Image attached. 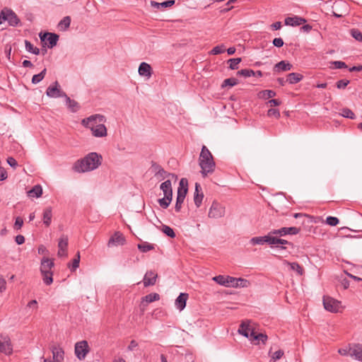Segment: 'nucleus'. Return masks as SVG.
<instances>
[{
  "label": "nucleus",
  "instance_id": "1",
  "mask_svg": "<svg viewBox=\"0 0 362 362\" xmlns=\"http://www.w3.org/2000/svg\"><path fill=\"white\" fill-rule=\"evenodd\" d=\"M102 162V156L95 152L87 154L84 158L76 160L72 169L74 172L81 173L98 168Z\"/></svg>",
  "mask_w": 362,
  "mask_h": 362
},
{
  "label": "nucleus",
  "instance_id": "2",
  "mask_svg": "<svg viewBox=\"0 0 362 362\" xmlns=\"http://www.w3.org/2000/svg\"><path fill=\"white\" fill-rule=\"evenodd\" d=\"M199 164L202 169L201 173L204 177L208 174L214 173L216 163L214 160L213 156L206 146H203L199 158Z\"/></svg>",
  "mask_w": 362,
  "mask_h": 362
},
{
  "label": "nucleus",
  "instance_id": "3",
  "mask_svg": "<svg viewBox=\"0 0 362 362\" xmlns=\"http://www.w3.org/2000/svg\"><path fill=\"white\" fill-rule=\"evenodd\" d=\"M217 284L226 287L247 288L250 285L248 280L230 276L218 275L212 279Z\"/></svg>",
  "mask_w": 362,
  "mask_h": 362
},
{
  "label": "nucleus",
  "instance_id": "4",
  "mask_svg": "<svg viewBox=\"0 0 362 362\" xmlns=\"http://www.w3.org/2000/svg\"><path fill=\"white\" fill-rule=\"evenodd\" d=\"M5 21H7L9 25L16 27L19 24L20 19L13 11L5 8L0 12V25Z\"/></svg>",
  "mask_w": 362,
  "mask_h": 362
},
{
  "label": "nucleus",
  "instance_id": "5",
  "mask_svg": "<svg viewBox=\"0 0 362 362\" xmlns=\"http://www.w3.org/2000/svg\"><path fill=\"white\" fill-rule=\"evenodd\" d=\"M106 118L104 115L100 114H95L90 115L88 117L83 119L81 121V124L86 128L90 129V130L93 128H95V126L98 125L99 122H105Z\"/></svg>",
  "mask_w": 362,
  "mask_h": 362
},
{
  "label": "nucleus",
  "instance_id": "6",
  "mask_svg": "<svg viewBox=\"0 0 362 362\" xmlns=\"http://www.w3.org/2000/svg\"><path fill=\"white\" fill-rule=\"evenodd\" d=\"M323 305L326 310L331 313H339L341 312V302L330 297H323Z\"/></svg>",
  "mask_w": 362,
  "mask_h": 362
},
{
  "label": "nucleus",
  "instance_id": "7",
  "mask_svg": "<svg viewBox=\"0 0 362 362\" xmlns=\"http://www.w3.org/2000/svg\"><path fill=\"white\" fill-rule=\"evenodd\" d=\"M89 351L90 348L87 341L82 340L76 343L74 352L79 360H83Z\"/></svg>",
  "mask_w": 362,
  "mask_h": 362
},
{
  "label": "nucleus",
  "instance_id": "8",
  "mask_svg": "<svg viewBox=\"0 0 362 362\" xmlns=\"http://www.w3.org/2000/svg\"><path fill=\"white\" fill-rule=\"evenodd\" d=\"M225 207L220 203L214 201L209 209L208 216L211 218H219L225 215Z\"/></svg>",
  "mask_w": 362,
  "mask_h": 362
},
{
  "label": "nucleus",
  "instance_id": "9",
  "mask_svg": "<svg viewBox=\"0 0 362 362\" xmlns=\"http://www.w3.org/2000/svg\"><path fill=\"white\" fill-rule=\"evenodd\" d=\"M46 95L49 98L66 97V93L61 90L59 83L55 81L53 85L49 86L46 90Z\"/></svg>",
  "mask_w": 362,
  "mask_h": 362
},
{
  "label": "nucleus",
  "instance_id": "10",
  "mask_svg": "<svg viewBox=\"0 0 362 362\" xmlns=\"http://www.w3.org/2000/svg\"><path fill=\"white\" fill-rule=\"evenodd\" d=\"M52 353L53 360L44 359V362H62L64 361V351L60 346L52 345L50 347Z\"/></svg>",
  "mask_w": 362,
  "mask_h": 362
},
{
  "label": "nucleus",
  "instance_id": "11",
  "mask_svg": "<svg viewBox=\"0 0 362 362\" xmlns=\"http://www.w3.org/2000/svg\"><path fill=\"white\" fill-rule=\"evenodd\" d=\"M300 231V228L297 227H283L279 229H274L271 230V233L284 237L287 235H297Z\"/></svg>",
  "mask_w": 362,
  "mask_h": 362
},
{
  "label": "nucleus",
  "instance_id": "12",
  "mask_svg": "<svg viewBox=\"0 0 362 362\" xmlns=\"http://www.w3.org/2000/svg\"><path fill=\"white\" fill-rule=\"evenodd\" d=\"M250 320L243 321L240 324L238 332L250 340V332H255V328Z\"/></svg>",
  "mask_w": 362,
  "mask_h": 362
},
{
  "label": "nucleus",
  "instance_id": "13",
  "mask_svg": "<svg viewBox=\"0 0 362 362\" xmlns=\"http://www.w3.org/2000/svg\"><path fill=\"white\" fill-rule=\"evenodd\" d=\"M40 37L42 42H45V40L48 42L49 48L56 46L59 40V35L52 33H45L43 35L40 33Z\"/></svg>",
  "mask_w": 362,
  "mask_h": 362
},
{
  "label": "nucleus",
  "instance_id": "14",
  "mask_svg": "<svg viewBox=\"0 0 362 362\" xmlns=\"http://www.w3.org/2000/svg\"><path fill=\"white\" fill-rule=\"evenodd\" d=\"M126 240L122 233L120 232H115L114 235L110 238L107 246L112 245H123L125 244Z\"/></svg>",
  "mask_w": 362,
  "mask_h": 362
},
{
  "label": "nucleus",
  "instance_id": "15",
  "mask_svg": "<svg viewBox=\"0 0 362 362\" xmlns=\"http://www.w3.org/2000/svg\"><path fill=\"white\" fill-rule=\"evenodd\" d=\"M272 235L270 231L267 235L254 237L251 238L250 243L252 245H264L267 243L272 245Z\"/></svg>",
  "mask_w": 362,
  "mask_h": 362
},
{
  "label": "nucleus",
  "instance_id": "16",
  "mask_svg": "<svg viewBox=\"0 0 362 362\" xmlns=\"http://www.w3.org/2000/svg\"><path fill=\"white\" fill-rule=\"evenodd\" d=\"M68 246V238L66 235H62L58 243V256L66 257L67 255L66 250Z\"/></svg>",
  "mask_w": 362,
  "mask_h": 362
},
{
  "label": "nucleus",
  "instance_id": "17",
  "mask_svg": "<svg viewBox=\"0 0 362 362\" xmlns=\"http://www.w3.org/2000/svg\"><path fill=\"white\" fill-rule=\"evenodd\" d=\"M104 123L105 122H99L98 125L90 130L93 136L95 137H104L107 136V128Z\"/></svg>",
  "mask_w": 362,
  "mask_h": 362
},
{
  "label": "nucleus",
  "instance_id": "18",
  "mask_svg": "<svg viewBox=\"0 0 362 362\" xmlns=\"http://www.w3.org/2000/svg\"><path fill=\"white\" fill-rule=\"evenodd\" d=\"M158 277L157 274L153 271H148L144 275L143 282L145 287L153 286L156 284V279Z\"/></svg>",
  "mask_w": 362,
  "mask_h": 362
},
{
  "label": "nucleus",
  "instance_id": "19",
  "mask_svg": "<svg viewBox=\"0 0 362 362\" xmlns=\"http://www.w3.org/2000/svg\"><path fill=\"white\" fill-rule=\"evenodd\" d=\"M54 264L52 259L48 257H43L40 262V272H52V269L54 267Z\"/></svg>",
  "mask_w": 362,
  "mask_h": 362
},
{
  "label": "nucleus",
  "instance_id": "20",
  "mask_svg": "<svg viewBox=\"0 0 362 362\" xmlns=\"http://www.w3.org/2000/svg\"><path fill=\"white\" fill-rule=\"evenodd\" d=\"M306 22V20L302 17L295 16L293 17H287L284 23L286 25L298 26Z\"/></svg>",
  "mask_w": 362,
  "mask_h": 362
},
{
  "label": "nucleus",
  "instance_id": "21",
  "mask_svg": "<svg viewBox=\"0 0 362 362\" xmlns=\"http://www.w3.org/2000/svg\"><path fill=\"white\" fill-rule=\"evenodd\" d=\"M188 296V294L186 293H180L178 297L176 298L175 304L176 308L180 311H182L185 309Z\"/></svg>",
  "mask_w": 362,
  "mask_h": 362
},
{
  "label": "nucleus",
  "instance_id": "22",
  "mask_svg": "<svg viewBox=\"0 0 362 362\" xmlns=\"http://www.w3.org/2000/svg\"><path fill=\"white\" fill-rule=\"evenodd\" d=\"M277 244H280L281 246L276 245V247L281 250L286 249V247H284V245H288L292 247H293V244L292 243L281 238V237H279V235H272V245H275Z\"/></svg>",
  "mask_w": 362,
  "mask_h": 362
},
{
  "label": "nucleus",
  "instance_id": "23",
  "mask_svg": "<svg viewBox=\"0 0 362 362\" xmlns=\"http://www.w3.org/2000/svg\"><path fill=\"white\" fill-rule=\"evenodd\" d=\"M267 335L263 333H257L255 331L250 332V341L255 344H259V341L263 344L267 340Z\"/></svg>",
  "mask_w": 362,
  "mask_h": 362
},
{
  "label": "nucleus",
  "instance_id": "24",
  "mask_svg": "<svg viewBox=\"0 0 362 362\" xmlns=\"http://www.w3.org/2000/svg\"><path fill=\"white\" fill-rule=\"evenodd\" d=\"M293 68V65L286 61H281L279 63L276 64L274 66V72H280V71H290Z\"/></svg>",
  "mask_w": 362,
  "mask_h": 362
},
{
  "label": "nucleus",
  "instance_id": "25",
  "mask_svg": "<svg viewBox=\"0 0 362 362\" xmlns=\"http://www.w3.org/2000/svg\"><path fill=\"white\" fill-rule=\"evenodd\" d=\"M0 352L6 355L12 354L13 347L9 339H5L3 341H0Z\"/></svg>",
  "mask_w": 362,
  "mask_h": 362
},
{
  "label": "nucleus",
  "instance_id": "26",
  "mask_svg": "<svg viewBox=\"0 0 362 362\" xmlns=\"http://www.w3.org/2000/svg\"><path fill=\"white\" fill-rule=\"evenodd\" d=\"M200 191H201L200 185L199 183H196L195 184V192H194V202L197 208L201 206L203 198H204V194Z\"/></svg>",
  "mask_w": 362,
  "mask_h": 362
},
{
  "label": "nucleus",
  "instance_id": "27",
  "mask_svg": "<svg viewBox=\"0 0 362 362\" xmlns=\"http://www.w3.org/2000/svg\"><path fill=\"white\" fill-rule=\"evenodd\" d=\"M151 66L146 62H141L139 66L138 70L140 76H147L148 78H150L151 76Z\"/></svg>",
  "mask_w": 362,
  "mask_h": 362
},
{
  "label": "nucleus",
  "instance_id": "28",
  "mask_svg": "<svg viewBox=\"0 0 362 362\" xmlns=\"http://www.w3.org/2000/svg\"><path fill=\"white\" fill-rule=\"evenodd\" d=\"M351 356L362 361V344H354L351 346Z\"/></svg>",
  "mask_w": 362,
  "mask_h": 362
},
{
  "label": "nucleus",
  "instance_id": "29",
  "mask_svg": "<svg viewBox=\"0 0 362 362\" xmlns=\"http://www.w3.org/2000/svg\"><path fill=\"white\" fill-rule=\"evenodd\" d=\"M160 188L163 191L165 197L169 196L173 197L172 184L170 180L163 182L160 185Z\"/></svg>",
  "mask_w": 362,
  "mask_h": 362
},
{
  "label": "nucleus",
  "instance_id": "30",
  "mask_svg": "<svg viewBox=\"0 0 362 362\" xmlns=\"http://www.w3.org/2000/svg\"><path fill=\"white\" fill-rule=\"evenodd\" d=\"M52 207L49 206L44 209L42 214L43 223L47 226H49L52 222Z\"/></svg>",
  "mask_w": 362,
  "mask_h": 362
},
{
  "label": "nucleus",
  "instance_id": "31",
  "mask_svg": "<svg viewBox=\"0 0 362 362\" xmlns=\"http://www.w3.org/2000/svg\"><path fill=\"white\" fill-rule=\"evenodd\" d=\"M66 100V105L72 112H76L80 109V105L74 100H71L67 95L64 97Z\"/></svg>",
  "mask_w": 362,
  "mask_h": 362
},
{
  "label": "nucleus",
  "instance_id": "32",
  "mask_svg": "<svg viewBox=\"0 0 362 362\" xmlns=\"http://www.w3.org/2000/svg\"><path fill=\"white\" fill-rule=\"evenodd\" d=\"M284 264L289 266L291 270L296 272L300 276L304 274L303 268L298 262H289L287 260H284Z\"/></svg>",
  "mask_w": 362,
  "mask_h": 362
},
{
  "label": "nucleus",
  "instance_id": "33",
  "mask_svg": "<svg viewBox=\"0 0 362 362\" xmlns=\"http://www.w3.org/2000/svg\"><path fill=\"white\" fill-rule=\"evenodd\" d=\"M175 3V0H167L162 3H158L155 1H151V6L158 9L163 8H168L173 6Z\"/></svg>",
  "mask_w": 362,
  "mask_h": 362
},
{
  "label": "nucleus",
  "instance_id": "34",
  "mask_svg": "<svg viewBox=\"0 0 362 362\" xmlns=\"http://www.w3.org/2000/svg\"><path fill=\"white\" fill-rule=\"evenodd\" d=\"M303 78V76L298 73H290L287 75V81L289 84H296Z\"/></svg>",
  "mask_w": 362,
  "mask_h": 362
},
{
  "label": "nucleus",
  "instance_id": "35",
  "mask_svg": "<svg viewBox=\"0 0 362 362\" xmlns=\"http://www.w3.org/2000/svg\"><path fill=\"white\" fill-rule=\"evenodd\" d=\"M42 194V188L40 185H35L28 192V194L30 197L38 198L41 197Z\"/></svg>",
  "mask_w": 362,
  "mask_h": 362
},
{
  "label": "nucleus",
  "instance_id": "36",
  "mask_svg": "<svg viewBox=\"0 0 362 362\" xmlns=\"http://www.w3.org/2000/svg\"><path fill=\"white\" fill-rule=\"evenodd\" d=\"M160 299L159 294L156 293H149L142 298V303L146 302V303H152Z\"/></svg>",
  "mask_w": 362,
  "mask_h": 362
},
{
  "label": "nucleus",
  "instance_id": "37",
  "mask_svg": "<svg viewBox=\"0 0 362 362\" xmlns=\"http://www.w3.org/2000/svg\"><path fill=\"white\" fill-rule=\"evenodd\" d=\"M41 273V275H42V281L43 282L49 286L50 284H52L53 282V272H40Z\"/></svg>",
  "mask_w": 362,
  "mask_h": 362
},
{
  "label": "nucleus",
  "instance_id": "38",
  "mask_svg": "<svg viewBox=\"0 0 362 362\" xmlns=\"http://www.w3.org/2000/svg\"><path fill=\"white\" fill-rule=\"evenodd\" d=\"M25 49L30 53L38 55L40 52V50L39 48L34 47L33 45L30 41H28L27 40H25Z\"/></svg>",
  "mask_w": 362,
  "mask_h": 362
},
{
  "label": "nucleus",
  "instance_id": "39",
  "mask_svg": "<svg viewBox=\"0 0 362 362\" xmlns=\"http://www.w3.org/2000/svg\"><path fill=\"white\" fill-rule=\"evenodd\" d=\"M70 16H65L62 18V20L60 21V22L58 24V26L62 30H66L70 26Z\"/></svg>",
  "mask_w": 362,
  "mask_h": 362
},
{
  "label": "nucleus",
  "instance_id": "40",
  "mask_svg": "<svg viewBox=\"0 0 362 362\" xmlns=\"http://www.w3.org/2000/svg\"><path fill=\"white\" fill-rule=\"evenodd\" d=\"M138 249L142 252H147L154 249V245L144 242L137 245Z\"/></svg>",
  "mask_w": 362,
  "mask_h": 362
},
{
  "label": "nucleus",
  "instance_id": "41",
  "mask_svg": "<svg viewBox=\"0 0 362 362\" xmlns=\"http://www.w3.org/2000/svg\"><path fill=\"white\" fill-rule=\"evenodd\" d=\"M47 72V69H44L40 73L38 74H35L32 78V83L34 84H37L40 83L45 76Z\"/></svg>",
  "mask_w": 362,
  "mask_h": 362
},
{
  "label": "nucleus",
  "instance_id": "42",
  "mask_svg": "<svg viewBox=\"0 0 362 362\" xmlns=\"http://www.w3.org/2000/svg\"><path fill=\"white\" fill-rule=\"evenodd\" d=\"M161 230L163 233L170 238H173L175 237V233L174 232L173 229L168 226L162 225Z\"/></svg>",
  "mask_w": 362,
  "mask_h": 362
},
{
  "label": "nucleus",
  "instance_id": "43",
  "mask_svg": "<svg viewBox=\"0 0 362 362\" xmlns=\"http://www.w3.org/2000/svg\"><path fill=\"white\" fill-rule=\"evenodd\" d=\"M238 83V80L235 78H226L225 79L223 83H222V85H221V87L222 88H224L226 86H230V87H233L235 85H237Z\"/></svg>",
  "mask_w": 362,
  "mask_h": 362
},
{
  "label": "nucleus",
  "instance_id": "44",
  "mask_svg": "<svg viewBox=\"0 0 362 362\" xmlns=\"http://www.w3.org/2000/svg\"><path fill=\"white\" fill-rule=\"evenodd\" d=\"M172 199H173V197H170L169 196H167V197L164 196L163 198L158 199V203L162 208L167 209L169 206V205L172 201Z\"/></svg>",
  "mask_w": 362,
  "mask_h": 362
},
{
  "label": "nucleus",
  "instance_id": "45",
  "mask_svg": "<svg viewBox=\"0 0 362 362\" xmlns=\"http://www.w3.org/2000/svg\"><path fill=\"white\" fill-rule=\"evenodd\" d=\"M260 97L264 99L272 98L276 96V93L272 90H264L259 93Z\"/></svg>",
  "mask_w": 362,
  "mask_h": 362
},
{
  "label": "nucleus",
  "instance_id": "46",
  "mask_svg": "<svg viewBox=\"0 0 362 362\" xmlns=\"http://www.w3.org/2000/svg\"><path fill=\"white\" fill-rule=\"evenodd\" d=\"M241 62V58H233L228 61L229 64V68L232 70L238 69V64Z\"/></svg>",
  "mask_w": 362,
  "mask_h": 362
},
{
  "label": "nucleus",
  "instance_id": "47",
  "mask_svg": "<svg viewBox=\"0 0 362 362\" xmlns=\"http://www.w3.org/2000/svg\"><path fill=\"white\" fill-rule=\"evenodd\" d=\"M238 75L244 76L245 78L250 77V76H255V73L252 69H241L238 71Z\"/></svg>",
  "mask_w": 362,
  "mask_h": 362
},
{
  "label": "nucleus",
  "instance_id": "48",
  "mask_svg": "<svg viewBox=\"0 0 362 362\" xmlns=\"http://www.w3.org/2000/svg\"><path fill=\"white\" fill-rule=\"evenodd\" d=\"M341 115L344 117L351 119H355V117H356L354 112L347 107L343 108L341 110Z\"/></svg>",
  "mask_w": 362,
  "mask_h": 362
},
{
  "label": "nucleus",
  "instance_id": "49",
  "mask_svg": "<svg viewBox=\"0 0 362 362\" xmlns=\"http://www.w3.org/2000/svg\"><path fill=\"white\" fill-rule=\"evenodd\" d=\"M351 35L357 41L362 42V33L356 28L350 30Z\"/></svg>",
  "mask_w": 362,
  "mask_h": 362
},
{
  "label": "nucleus",
  "instance_id": "50",
  "mask_svg": "<svg viewBox=\"0 0 362 362\" xmlns=\"http://www.w3.org/2000/svg\"><path fill=\"white\" fill-rule=\"evenodd\" d=\"M224 51H225L224 45H217V46L214 47L210 51V54H214V55H216V54H219L223 53Z\"/></svg>",
  "mask_w": 362,
  "mask_h": 362
},
{
  "label": "nucleus",
  "instance_id": "51",
  "mask_svg": "<svg viewBox=\"0 0 362 362\" xmlns=\"http://www.w3.org/2000/svg\"><path fill=\"white\" fill-rule=\"evenodd\" d=\"M339 222V218L334 216H327L326 218V223L331 226H336Z\"/></svg>",
  "mask_w": 362,
  "mask_h": 362
},
{
  "label": "nucleus",
  "instance_id": "52",
  "mask_svg": "<svg viewBox=\"0 0 362 362\" xmlns=\"http://www.w3.org/2000/svg\"><path fill=\"white\" fill-rule=\"evenodd\" d=\"M79 262H80V253H79V252H78L76 255V257L72 261L71 269L73 271L76 270L79 267Z\"/></svg>",
  "mask_w": 362,
  "mask_h": 362
},
{
  "label": "nucleus",
  "instance_id": "53",
  "mask_svg": "<svg viewBox=\"0 0 362 362\" xmlns=\"http://www.w3.org/2000/svg\"><path fill=\"white\" fill-rule=\"evenodd\" d=\"M350 83L349 80L347 79H341L339 80L336 83V86L339 89H344Z\"/></svg>",
  "mask_w": 362,
  "mask_h": 362
},
{
  "label": "nucleus",
  "instance_id": "54",
  "mask_svg": "<svg viewBox=\"0 0 362 362\" xmlns=\"http://www.w3.org/2000/svg\"><path fill=\"white\" fill-rule=\"evenodd\" d=\"M156 176L160 177L161 179H164L165 176L177 178V175H175L173 173H167L163 168H162L160 173H158V174Z\"/></svg>",
  "mask_w": 362,
  "mask_h": 362
},
{
  "label": "nucleus",
  "instance_id": "55",
  "mask_svg": "<svg viewBox=\"0 0 362 362\" xmlns=\"http://www.w3.org/2000/svg\"><path fill=\"white\" fill-rule=\"evenodd\" d=\"M268 117H274L278 119L280 117V112L278 109L271 108L267 111Z\"/></svg>",
  "mask_w": 362,
  "mask_h": 362
},
{
  "label": "nucleus",
  "instance_id": "56",
  "mask_svg": "<svg viewBox=\"0 0 362 362\" xmlns=\"http://www.w3.org/2000/svg\"><path fill=\"white\" fill-rule=\"evenodd\" d=\"M162 168H163L159 164L154 161H151V169L155 173V175H156L158 173H160Z\"/></svg>",
  "mask_w": 362,
  "mask_h": 362
},
{
  "label": "nucleus",
  "instance_id": "57",
  "mask_svg": "<svg viewBox=\"0 0 362 362\" xmlns=\"http://www.w3.org/2000/svg\"><path fill=\"white\" fill-rule=\"evenodd\" d=\"M184 200H185L184 198H180V197H177L176 198V203H175V210L177 212H180V211L181 208H182V204L184 202Z\"/></svg>",
  "mask_w": 362,
  "mask_h": 362
},
{
  "label": "nucleus",
  "instance_id": "58",
  "mask_svg": "<svg viewBox=\"0 0 362 362\" xmlns=\"http://www.w3.org/2000/svg\"><path fill=\"white\" fill-rule=\"evenodd\" d=\"M332 64L334 66V69H346L347 68V65L345 62L342 61H334L332 62Z\"/></svg>",
  "mask_w": 362,
  "mask_h": 362
},
{
  "label": "nucleus",
  "instance_id": "59",
  "mask_svg": "<svg viewBox=\"0 0 362 362\" xmlns=\"http://www.w3.org/2000/svg\"><path fill=\"white\" fill-rule=\"evenodd\" d=\"M283 355H284V351L282 350L279 349L273 353V354L272 355V358L274 360V361H276L280 359Z\"/></svg>",
  "mask_w": 362,
  "mask_h": 362
},
{
  "label": "nucleus",
  "instance_id": "60",
  "mask_svg": "<svg viewBox=\"0 0 362 362\" xmlns=\"http://www.w3.org/2000/svg\"><path fill=\"white\" fill-rule=\"evenodd\" d=\"M23 224V220L21 217L18 216L16 218L14 223V228L17 230H20Z\"/></svg>",
  "mask_w": 362,
  "mask_h": 362
},
{
  "label": "nucleus",
  "instance_id": "61",
  "mask_svg": "<svg viewBox=\"0 0 362 362\" xmlns=\"http://www.w3.org/2000/svg\"><path fill=\"white\" fill-rule=\"evenodd\" d=\"M272 43L276 47H281L284 45V40L281 37H276L273 40Z\"/></svg>",
  "mask_w": 362,
  "mask_h": 362
},
{
  "label": "nucleus",
  "instance_id": "62",
  "mask_svg": "<svg viewBox=\"0 0 362 362\" xmlns=\"http://www.w3.org/2000/svg\"><path fill=\"white\" fill-rule=\"evenodd\" d=\"M6 161L7 163L13 168H16L18 166V163L16 160L13 157H8Z\"/></svg>",
  "mask_w": 362,
  "mask_h": 362
},
{
  "label": "nucleus",
  "instance_id": "63",
  "mask_svg": "<svg viewBox=\"0 0 362 362\" xmlns=\"http://www.w3.org/2000/svg\"><path fill=\"white\" fill-rule=\"evenodd\" d=\"M188 189H177V197L185 199Z\"/></svg>",
  "mask_w": 362,
  "mask_h": 362
},
{
  "label": "nucleus",
  "instance_id": "64",
  "mask_svg": "<svg viewBox=\"0 0 362 362\" xmlns=\"http://www.w3.org/2000/svg\"><path fill=\"white\" fill-rule=\"evenodd\" d=\"M188 181L186 178H182L179 183L178 189H188Z\"/></svg>",
  "mask_w": 362,
  "mask_h": 362
}]
</instances>
